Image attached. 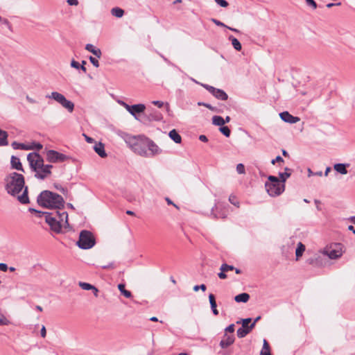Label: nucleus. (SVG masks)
<instances>
[{
    "mask_svg": "<svg viewBox=\"0 0 355 355\" xmlns=\"http://www.w3.org/2000/svg\"><path fill=\"white\" fill-rule=\"evenodd\" d=\"M29 211L37 213L39 217H44L51 230L57 234L62 233L63 230L69 227L68 214L64 209L53 210L49 212L30 208Z\"/></svg>",
    "mask_w": 355,
    "mask_h": 355,
    "instance_id": "nucleus-1",
    "label": "nucleus"
},
{
    "mask_svg": "<svg viewBox=\"0 0 355 355\" xmlns=\"http://www.w3.org/2000/svg\"><path fill=\"white\" fill-rule=\"evenodd\" d=\"M111 14L116 17L121 18L124 15V10L121 8L115 7L112 8Z\"/></svg>",
    "mask_w": 355,
    "mask_h": 355,
    "instance_id": "nucleus-26",
    "label": "nucleus"
},
{
    "mask_svg": "<svg viewBox=\"0 0 355 355\" xmlns=\"http://www.w3.org/2000/svg\"><path fill=\"white\" fill-rule=\"evenodd\" d=\"M234 324H230L228 327H227L225 329V334H227V333H231L232 334H233L234 331Z\"/></svg>",
    "mask_w": 355,
    "mask_h": 355,
    "instance_id": "nucleus-40",
    "label": "nucleus"
},
{
    "mask_svg": "<svg viewBox=\"0 0 355 355\" xmlns=\"http://www.w3.org/2000/svg\"><path fill=\"white\" fill-rule=\"evenodd\" d=\"M307 171H308V176L309 177H311L312 175H318V176H322V171H318V172L315 173V172H313L311 168H308Z\"/></svg>",
    "mask_w": 355,
    "mask_h": 355,
    "instance_id": "nucleus-41",
    "label": "nucleus"
},
{
    "mask_svg": "<svg viewBox=\"0 0 355 355\" xmlns=\"http://www.w3.org/2000/svg\"><path fill=\"white\" fill-rule=\"evenodd\" d=\"M211 21L218 26L225 27L227 28V26H226L224 23L221 22L220 21L216 19H211Z\"/></svg>",
    "mask_w": 355,
    "mask_h": 355,
    "instance_id": "nucleus-47",
    "label": "nucleus"
},
{
    "mask_svg": "<svg viewBox=\"0 0 355 355\" xmlns=\"http://www.w3.org/2000/svg\"><path fill=\"white\" fill-rule=\"evenodd\" d=\"M251 321H252V319L248 318L242 319L241 320H238L236 322V324L241 323V324H242V327L241 328H239L236 331L237 336L239 338H244L254 328V324H250Z\"/></svg>",
    "mask_w": 355,
    "mask_h": 355,
    "instance_id": "nucleus-10",
    "label": "nucleus"
},
{
    "mask_svg": "<svg viewBox=\"0 0 355 355\" xmlns=\"http://www.w3.org/2000/svg\"><path fill=\"white\" fill-rule=\"evenodd\" d=\"M67 3L70 6H77L78 4V0H67Z\"/></svg>",
    "mask_w": 355,
    "mask_h": 355,
    "instance_id": "nucleus-57",
    "label": "nucleus"
},
{
    "mask_svg": "<svg viewBox=\"0 0 355 355\" xmlns=\"http://www.w3.org/2000/svg\"><path fill=\"white\" fill-rule=\"evenodd\" d=\"M162 149L151 139H148L147 147V155L144 157H153L155 155L161 154Z\"/></svg>",
    "mask_w": 355,
    "mask_h": 355,
    "instance_id": "nucleus-13",
    "label": "nucleus"
},
{
    "mask_svg": "<svg viewBox=\"0 0 355 355\" xmlns=\"http://www.w3.org/2000/svg\"><path fill=\"white\" fill-rule=\"evenodd\" d=\"M250 299V295L246 293H243L235 296L234 300L236 302H247Z\"/></svg>",
    "mask_w": 355,
    "mask_h": 355,
    "instance_id": "nucleus-23",
    "label": "nucleus"
},
{
    "mask_svg": "<svg viewBox=\"0 0 355 355\" xmlns=\"http://www.w3.org/2000/svg\"><path fill=\"white\" fill-rule=\"evenodd\" d=\"M118 288L120 291L121 293L123 295L127 298H130L132 297V293L130 291L125 289V285L123 284H119L118 285Z\"/></svg>",
    "mask_w": 355,
    "mask_h": 355,
    "instance_id": "nucleus-30",
    "label": "nucleus"
},
{
    "mask_svg": "<svg viewBox=\"0 0 355 355\" xmlns=\"http://www.w3.org/2000/svg\"><path fill=\"white\" fill-rule=\"evenodd\" d=\"M229 201L231 204L236 206L237 207H239V202L238 201L236 197L234 195H230L229 197Z\"/></svg>",
    "mask_w": 355,
    "mask_h": 355,
    "instance_id": "nucleus-38",
    "label": "nucleus"
},
{
    "mask_svg": "<svg viewBox=\"0 0 355 355\" xmlns=\"http://www.w3.org/2000/svg\"><path fill=\"white\" fill-rule=\"evenodd\" d=\"M131 112L134 114H132L136 119H138L137 116V114L142 113L144 112L146 109V106L144 104H135L131 106Z\"/></svg>",
    "mask_w": 355,
    "mask_h": 355,
    "instance_id": "nucleus-16",
    "label": "nucleus"
},
{
    "mask_svg": "<svg viewBox=\"0 0 355 355\" xmlns=\"http://www.w3.org/2000/svg\"><path fill=\"white\" fill-rule=\"evenodd\" d=\"M85 137V139L86 141L88 142V143H92L94 141V139L85 135H84Z\"/></svg>",
    "mask_w": 355,
    "mask_h": 355,
    "instance_id": "nucleus-63",
    "label": "nucleus"
},
{
    "mask_svg": "<svg viewBox=\"0 0 355 355\" xmlns=\"http://www.w3.org/2000/svg\"><path fill=\"white\" fill-rule=\"evenodd\" d=\"M26 99L27 100L28 102H29L30 103H32V104L37 103L36 100H35L34 98L30 97L28 95L26 96Z\"/></svg>",
    "mask_w": 355,
    "mask_h": 355,
    "instance_id": "nucleus-55",
    "label": "nucleus"
},
{
    "mask_svg": "<svg viewBox=\"0 0 355 355\" xmlns=\"http://www.w3.org/2000/svg\"><path fill=\"white\" fill-rule=\"evenodd\" d=\"M95 239L92 233L87 230H83L79 235V239L77 241V245L83 250L92 248L95 245Z\"/></svg>",
    "mask_w": 355,
    "mask_h": 355,
    "instance_id": "nucleus-7",
    "label": "nucleus"
},
{
    "mask_svg": "<svg viewBox=\"0 0 355 355\" xmlns=\"http://www.w3.org/2000/svg\"><path fill=\"white\" fill-rule=\"evenodd\" d=\"M212 123L215 125L222 127L225 124L224 119L220 116H214L212 117Z\"/></svg>",
    "mask_w": 355,
    "mask_h": 355,
    "instance_id": "nucleus-29",
    "label": "nucleus"
},
{
    "mask_svg": "<svg viewBox=\"0 0 355 355\" xmlns=\"http://www.w3.org/2000/svg\"><path fill=\"white\" fill-rule=\"evenodd\" d=\"M199 139L203 142H207L208 141L207 137L204 135H200Z\"/></svg>",
    "mask_w": 355,
    "mask_h": 355,
    "instance_id": "nucleus-60",
    "label": "nucleus"
},
{
    "mask_svg": "<svg viewBox=\"0 0 355 355\" xmlns=\"http://www.w3.org/2000/svg\"><path fill=\"white\" fill-rule=\"evenodd\" d=\"M85 49L92 53H93L94 55H96L97 58H100L102 53L100 49L96 48L93 44H87L85 46Z\"/></svg>",
    "mask_w": 355,
    "mask_h": 355,
    "instance_id": "nucleus-18",
    "label": "nucleus"
},
{
    "mask_svg": "<svg viewBox=\"0 0 355 355\" xmlns=\"http://www.w3.org/2000/svg\"><path fill=\"white\" fill-rule=\"evenodd\" d=\"M27 160L37 179L44 180L51 175L53 166L44 164V159L37 153H30L27 155Z\"/></svg>",
    "mask_w": 355,
    "mask_h": 355,
    "instance_id": "nucleus-4",
    "label": "nucleus"
},
{
    "mask_svg": "<svg viewBox=\"0 0 355 355\" xmlns=\"http://www.w3.org/2000/svg\"><path fill=\"white\" fill-rule=\"evenodd\" d=\"M10 324V320L3 314L0 313V325H8Z\"/></svg>",
    "mask_w": 355,
    "mask_h": 355,
    "instance_id": "nucleus-35",
    "label": "nucleus"
},
{
    "mask_svg": "<svg viewBox=\"0 0 355 355\" xmlns=\"http://www.w3.org/2000/svg\"><path fill=\"white\" fill-rule=\"evenodd\" d=\"M12 146L14 149H21L24 148V144L14 141L12 143Z\"/></svg>",
    "mask_w": 355,
    "mask_h": 355,
    "instance_id": "nucleus-42",
    "label": "nucleus"
},
{
    "mask_svg": "<svg viewBox=\"0 0 355 355\" xmlns=\"http://www.w3.org/2000/svg\"><path fill=\"white\" fill-rule=\"evenodd\" d=\"M306 4L309 6H311L313 8V9H315L317 8V3L314 0H305Z\"/></svg>",
    "mask_w": 355,
    "mask_h": 355,
    "instance_id": "nucleus-43",
    "label": "nucleus"
},
{
    "mask_svg": "<svg viewBox=\"0 0 355 355\" xmlns=\"http://www.w3.org/2000/svg\"><path fill=\"white\" fill-rule=\"evenodd\" d=\"M33 146H31V144L30 145H26V144H24V148H21V150H33Z\"/></svg>",
    "mask_w": 355,
    "mask_h": 355,
    "instance_id": "nucleus-59",
    "label": "nucleus"
},
{
    "mask_svg": "<svg viewBox=\"0 0 355 355\" xmlns=\"http://www.w3.org/2000/svg\"><path fill=\"white\" fill-rule=\"evenodd\" d=\"M229 40L232 42V44L233 47L236 51H241V48H242L241 44L240 42L236 38H235L232 35H230L229 37Z\"/></svg>",
    "mask_w": 355,
    "mask_h": 355,
    "instance_id": "nucleus-28",
    "label": "nucleus"
},
{
    "mask_svg": "<svg viewBox=\"0 0 355 355\" xmlns=\"http://www.w3.org/2000/svg\"><path fill=\"white\" fill-rule=\"evenodd\" d=\"M8 133L0 129V146H7L8 143Z\"/></svg>",
    "mask_w": 355,
    "mask_h": 355,
    "instance_id": "nucleus-25",
    "label": "nucleus"
},
{
    "mask_svg": "<svg viewBox=\"0 0 355 355\" xmlns=\"http://www.w3.org/2000/svg\"><path fill=\"white\" fill-rule=\"evenodd\" d=\"M305 245L302 243L299 242L297 243V246L295 250V257L297 261L299 260V259L302 256L303 253L305 251Z\"/></svg>",
    "mask_w": 355,
    "mask_h": 355,
    "instance_id": "nucleus-21",
    "label": "nucleus"
},
{
    "mask_svg": "<svg viewBox=\"0 0 355 355\" xmlns=\"http://www.w3.org/2000/svg\"><path fill=\"white\" fill-rule=\"evenodd\" d=\"M284 160L281 156H277L275 159H272L271 164H275L276 162H284Z\"/></svg>",
    "mask_w": 355,
    "mask_h": 355,
    "instance_id": "nucleus-49",
    "label": "nucleus"
},
{
    "mask_svg": "<svg viewBox=\"0 0 355 355\" xmlns=\"http://www.w3.org/2000/svg\"><path fill=\"white\" fill-rule=\"evenodd\" d=\"M41 336L42 338H45L46 335V330L44 326H42L41 331H40Z\"/></svg>",
    "mask_w": 355,
    "mask_h": 355,
    "instance_id": "nucleus-56",
    "label": "nucleus"
},
{
    "mask_svg": "<svg viewBox=\"0 0 355 355\" xmlns=\"http://www.w3.org/2000/svg\"><path fill=\"white\" fill-rule=\"evenodd\" d=\"M218 276L221 279H225L227 278V275L225 274V272H223L220 270V272L218 274Z\"/></svg>",
    "mask_w": 355,
    "mask_h": 355,
    "instance_id": "nucleus-54",
    "label": "nucleus"
},
{
    "mask_svg": "<svg viewBox=\"0 0 355 355\" xmlns=\"http://www.w3.org/2000/svg\"><path fill=\"white\" fill-rule=\"evenodd\" d=\"M87 64V62L85 60H83L82 61V64H80V69L84 72V73H86L87 72V69L86 67H85V64Z\"/></svg>",
    "mask_w": 355,
    "mask_h": 355,
    "instance_id": "nucleus-53",
    "label": "nucleus"
},
{
    "mask_svg": "<svg viewBox=\"0 0 355 355\" xmlns=\"http://www.w3.org/2000/svg\"><path fill=\"white\" fill-rule=\"evenodd\" d=\"M168 136L176 144H180L182 141L181 136L175 129L169 132Z\"/></svg>",
    "mask_w": 355,
    "mask_h": 355,
    "instance_id": "nucleus-20",
    "label": "nucleus"
},
{
    "mask_svg": "<svg viewBox=\"0 0 355 355\" xmlns=\"http://www.w3.org/2000/svg\"><path fill=\"white\" fill-rule=\"evenodd\" d=\"M291 175V172H282V173H279V181L282 184H285V182L286 181V180L290 178Z\"/></svg>",
    "mask_w": 355,
    "mask_h": 355,
    "instance_id": "nucleus-31",
    "label": "nucleus"
},
{
    "mask_svg": "<svg viewBox=\"0 0 355 355\" xmlns=\"http://www.w3.org/2000/svg\"><path fill=\"white\" fill-rule=\"evenodd\" d=\"M340 4H341V3H340V2H339V3H328V4L327 5V8H331V7H333V6H340Z\"/></svg>",
    "mask_w": 355,
    "mask_h": 355,
    "instance_id": "nucleus-61",
    "label": "nucleus"
},
{
    "mask_svg": "<svg viewBox=\"0 0 355 355\" xmlns=\"http://www.w3.org/2000/svg\"><path fill=\"white\" fill-rule=\"evenodd\" d=\"M209 300L211 309V308H216L217 304H216V302L215 296L213 294H209Z\"/></svg>",
    "mask_w": 355,
    "mask_h": 355,
    "instance_id": "nucleus-37",
    "label": "nucleus"
},
{
    "mask_svg": "<svg viewBox=\"0 0 355 355\" xmlns=\"http://www.w3.org/2000/svg\"><path fill=\"white\" fill-rule=\"evenodd\" d=\"M322 253L329 259H336L340 257L343 254V245L340 243H333L326 247Z\"/></svg>",
    "mask_w": 355,
    "mask_h": 355,
    "instance_id": "nucleus-9",
    "label": "nucleus"
},
{
    "mask_svg": "<svg viewBox=\"0 0 355 355\" xmlns=\"http://www.w3.org/2000/svg\"><path fill=\"white\" fill-rule=\"evenodd\" d=\"M279 116L284 122L293 124L300 121V119L297 116L291 115L288 112L285 111L279 114Z\"/></svg>",
    "mask_w": 355,
    "mask_h": 355,
    "instance_id": "nucleus-14",
    "label": "nucleus"
},
{
    "mask_svg": "<svg viewBox=\"0 0 355 355\" xmlns=\"http://www.w3.org/2000/svg\"><path fill=\"white\" fill-rule=\"evenodd\" d=\"M1 22H2L3 24L6 25V26H7V27H8L9 29H11V25H10V22L8 21V20L7 19H2V21H1Z\"/></svg>",
    "mask_w": 355,
    "mask_h": 355,
    "instance_id": "nucleus-58",
    "label": "nucleus"
},
{
    "mask_svg": "<svg viewBox=\"0 0 355 355\" xmlns=\"http://www.w3.org/2000/svg\"><path fill=\"white\" fill-rule=\"evenodd\" d=\"M260 355H272L270 352V346L266 340H263V348L260 352Z\"/></svg>",
    "mask_w": 355,
    "mask_h": 355,
    "instance_id": "nucleus-27",
    "label": "nucleus"
},
{
    "mask_svg": "<svg viewBox=\"0 0 355 355\" xmlns=\"http://www.w3.org/2000/svg\"><path fill=\"white\" fill-rule=\"evenodd\" d=\"M94 150L101 157L105 158L107 157L104 144H103L101 142L96 144L94 146Z\"/></svg>",
    "mask_w": 355,
    "mask_h": 355,
    "instance_id": "nucleus-17",
    "label": "nucleus"
},
{
    "mask_svg": "<svg viewBox=\"0 0 355 355\" xmlns=\"http://www.w3.org/2000/svg\"><path fill=\"white\" fill-rule=\"evenodd\" d=\"M234 340L235 338L234 334H225L219 345L221 348L225 349L232 345Z\"/></svg>",
    "mask_w": 355,
    "mask_h": 355,
    "instance_id": "nucleus-15",
    "label": "nucleus"
},
{
    "mask_svg": "<svg viewBox=\"0 0 355 355\" xmlns=\"http://www.w3.org/2000/svg\"><path fill=\"white\" fill-rule=\"evenodd\" d=\"M227 28L230 29V31H233V32H235V33H240V31L236 29V28H232V27H230V26H227Z\"/></svg>",
    "mask_w": 355,
    "mask_h": 355,
    "instance_id": "nucleus-64",
    "label": "nucleus"
},
{
    "mask_svg": "<svg viewBox=\"0 0 355 355\" xmlns=\"http://www.w3.org/2000/svg\"><path fill=\"white\" fill-rule=\"evenodd\" d=\"M220 270L223 272H228V271H230V270H234V267L233 266H230V265H228L227 263H223L221 266H220Z\"/></svg>",
    "mask_w": 355,
    "mask_h": 355,
    "instance_id": "nucleus-32",
    "label": "nucleus"
},
{
    "mask_svg": "<svg viewBox=\"0 0 355 355\" xmlns=\"http://www.w3.org/2000/svg\"><path fill=\"white\" fill-rule=\"evenodd\" d=\"M8 269V267L7 264H6L4 263H0V270L1 271L6 272V271H7Z\"/></svg>",
    "mask_w": 355,
    "mask_h": 355,
    "instance_id": "nucleus-52",
    "label": "nucleus"
},
{
    "mask_svg": "<svg viewBox=\"0 0 355 355\" xmlns=\"http://www.w3.org/2000/svg\"><path fill=\"white\" fill-rule=\"evenodd\" d=\"M46 98L55 101L69 112H72L74 110V103L72 101L67 100L63 94L58 92H53L50 94H47Z\"/></svg>",
    "mask_w": 355,
    "mask_h": 355,
    "instance_id": "nucleus-8",
    "label": "nucleus"
},
{
    "mask_svg": "<svg viewBox=\"0 0 355 355\" xmlns=\"http://www.w3.org/2000/svg\"><path fill=\"white\" fill-rule=\"evenodd\" d=\"M152 104H153L154 105L161 108L164 105V103L163 101H152ZM166 107V110H169V105L168 103H166L165 104Z\"/></svg>",
    "mask_w": 355,
    "mask_h": 355,
    "instance_id": "nucleus-34",
    "label": "nucleus"
},
{
    "mask_svg": "<svg viewBox=\"0 0 355 355\" xmlns=\"http://www.w3.org/2000/svg\"><path fill=\"white\" fill-rule=\"evenodd\" d=\"M67 159V156L53 150L46 151V160L51 163L62 162Z\"/></svg>",
    "mask_w": 355,
    "mask_h": 355,
    "instance_id": "nucleus-12",
    "label": "nucleus"
},
{
    "mask_svg": "<svg viewBox=\"0 0 355 355\" xmlns=\"http://www.w3.org/2000/svg\"><path fill=\"white\" fill-rule=\"evenodd\" d=\"M11 165H12V167L15 169H17L18 171H23V168H22V165H21V163L20 162V159L15 157V156H12L11 157Z\"/></svg>",
    "mask_w": 355,
    "mask_h": 355,
    "instance_id": "nucleus-19",
    "label": "nucleus"
},
{
    "mask_svg": "<svg viewBox=\"0 0 355 355\" xmlns=\"http://www.w3.org/2000/svg\"><path fill=\"white\" fill-rule=\"evenodd\" d=\"M221 7L225 8L228 6V3L225 0H214Z\"/></svg>",
    "mask_w": 355,
    "mask_h": 355,
    "instance_id": "nucleus-45",
    "label": "nucleus"
},
{
    "mask_svg": "<svg viewBox=\"0 0 355 355\" xmlns=\"http://www.w3.org/2000/svg\"><path fill=\"white\" fill-rule=\"evenodd\" d=\"M349 166V164H336L334 166V168L339 173L342 175H345L347 173V171L346 167Z\"/></svg>",
    "mask_w": 355,
    "mask_h": 355,
    "instance_id": "nucleus-22",
    "label": "nucleus"
},
{
    "mask_svg": "<svg viewBox=\"0 0 355 355\" xmlns=\"http://www.w3.org/2000/svg\"><path fill=\"white\" fill-rule=\"evenodd\" d=\"M219 130L225 137H230L231 132L227 126H222L219 128Z\"/></svg>",
    "mask_w": 355,
    "mask_h": 355,
    "instance_id": "nucleus-36",
    "label": "nucleus"
},
{
    "mask_svg": "<svg viewBox=\"0 0 355 355\" xmlns=\"http://www.w3.org/2000/svg\"><path fill=\"white\" fill-rule=\"evenodd\" d=\"M205 107L209 109L210 110L215 111V108L209 103H205Z\"/></svg>",
    "mask_w": 355,
    "mask_h": 355,
    "instance_id": "nucleus-62",
    "label": "nucleus"
},
{
    "mask_svg": "<svg viewBox=\"0 0 355 355\" xmlns=\"http://www.w3.org/2000/svg\"><path fill=\"white\" fill-rule=\"evenodd\" d=\"M236 171L239 174H245V166L243 164H239L236 166Z\"/></svg>",
    "mask_w": 355,
    "mask_h": 355,
    "instance_id": "nucleus-39",
    "label": "nucleus"
},
{
    "mask_svg": "<svg viewBox=\"0 0 355 355\" xmlns=\"http://www.w3.org/2000/svg\"><path fill=\"white\" fill-rule=\"evenodd\" d=\"M199 289H201L202 291H205L206 290V286L205 284H201L200 286L196 285L193 287L194 291H198Z\"/></svg>",
    "mask_w": 355,
    "mask_h": 355,
    "instance_id": "nucleus-50",
    "label": "nucleus"
},
{
    "mask_svg": "<svg viewBox=\"0 0 355 355\" xmlns=\"http://www.w3.org/2000/svg\"><path fill=\"white\" fill-rule=\"evenodd\" d=\"M268 181L266 182L265 187L267 193L271 197L281 195L285 190V184H282L276 176L269 175Z\"/></svg>",
    "mask_w": 355,
    "mask_h": 355,
    "instance_id": "nucleus-6",
    "label": "nucleus"
},
{
    "mask_svg": "<svg viewBox=\"0 0 355 355\" xmlns=\"http://www.w3.org/2000/svg\"><path fill=\"white\" fill-rule=\"evenodd\" d=\"M71 67L74 68V69H80V63L78 62L77 61L74 60H72L71 61Z\"/></svg>",
    "mask_w": 355,
    "mask_h": 355,
    "instance_id": "nucleus-48",
    "label": "nucleus"
},
{
    "mask_svg": "<svg viewBox=\"0 0 355 355\" xmlns=\"http://www.w3.org/2000/svg\"><path fill=\"white\" fill-rule=\"evenodd\" d=\"M37 201L40 206L53 210L64 209V200L63 198L52 191L45 190L38 196Z\"/></svg>",
    "mask_w": 355,
    "mask_h": 355,
    "instance_id": "nucleus-5",
    "label": "nucleus"
},
{
    "mask_svg": "<svg viewBox=\"0 0 355 355\" xmlns=\"http://www.w3.org/2000/svg\"><path fill=\"white\" fill-rule=\"evenodd\" d=\"M80 287L86 291L92 290V288H94V286L85 282H79Z\"/></svg>",
    "mask_w": 355,
    "mask_h": 355,
    "instance_id": "nucleus-33",
    "label": "nucleus"
},
{
    "mask_svg": "<svg viewBox=\"0 0 355 355\" xmlns=\"http://www.w3.org/2000/svg\"><path fill=\"white\" fill-rule=\"evenodd\" d=\"M31 145L34 147L33 150L36 149L39 150L42 148V145L40 143L33 142Z\"/></svg>",
    "mask_w": 355,
    "mask_h": 355,
    "instance_id": "nucleus-51",
    "label": "nucleus"
},
{
    "mask_svg": "<svg viewBox=\"0 0 355 355\" xmlns=\"http://www.w3.org/2000/svg\"><path fill=\"white\" fill-rule=\"evenodd\" d=\"M121 104L125 108V110L130 114H134L132 112H131V106L132 105H130L128 104H127L126 103L123 102V101H121Z\"/></svg>",
    "mask_w": 355,
    "mask_h": 355,
    "instance_id": "nucleus-44",
    "label": "nucleus"
},
{
    "mask_svg": "<svg viewBox=\"0 0 355 355\" xmlns=\"http://www.w3.org/2000/svg\"><path fill=\"white\" fill-rule=\"evenodd\" d=\"M6 189L8 193L16 197L21 204L29 203L28 188L24 187V178L17 173H10L6 178Z\"/></svg>",
    "mask_w": 355,
    "mask_h": 355,
    "instance_id": "nucleus-2",
    "label": "nucleus"
},
{
    "mask_svg": "<svg viewBox=\"0 0 355 355\" xmlns=\"http://www.w3.org/2000/svg\"><path fill=\"white\" fill-rule=\"evenodd\" d=\"M89 61L92 63V64L96 67H99V62L98 61L97 59H96L95 58L92 57V56H90L89 57Z\"/></svg>",
    "mask_w": 355,
    "mask_h": 355,
    "instance_id": "nucleus-46",
    "label": "nucleus"
},
{
    "mask_svg": "<svg viewBox=\"0 0 355 355\" xmlns=\"http://www.w3.org/2000/svg\"><path fill=\"white\" fill-rule=\"evenodd\" d=\"M201 86L209 91L217 99L226 101L228 98V95L223 89L215 88L214 87L207 84H201Z\"/></svg>",
    "mask_w": 355,
    "mask_h": 355,
    "instance_id": "nucleus-11",
    "label": "nucleus"
},
{
    "mask_svg": "<svg viewBox=\"0 0 355 355\" xmlns=\"http://www.w3.org/2000/svg\"><path fill=\"white\" fill-rule=\"evenodd\" d=\"M320 255H315L313 257H311L306 260V263L309 265H312L313 266H319L321 264L320 262Z\"/></svg>",
    "mask_w": 355,
    "mask_h": 355,
    "instance_id": "nucleus-24",
    "label": "nucleus"
},
{
    "mask_svg": "<svg viewBox=\"0 0 355 355\" xmlns=\"http://www.w3.org/2000/svg\"><path fill=\"white\" fill-rule=\"evenodd\" d=\"M116 134L124 140L133 153L144 157L148 155L147 147L149 138L141 135H131L121 130L117 131Z\"/></svg>",
    "mask_w": 355,
    "mask_h": 355,
    "instance_id": "nucleus-3",
    "label": "nucleus"
}]
</instances>
